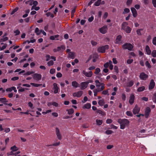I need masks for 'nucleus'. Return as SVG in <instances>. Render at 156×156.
<instances>
[{"instance_id": "f257e3e1", "label": "nucleus", "mask_w": 156, "mask_h": 156, "mask_svg": "<svg viewBox=\"0 0 156 156\" xmlns=\"http://www.w3.org/2000/svg\"><path fill=\"white\" fill-rule=\"evenodd\" d=\"M117 122L120 124V128L122 129H124L126 126H128L130 122L129 121L126 119H119Z\"/></svg>"}, {"instance_id": "f03ea898", "label": "nucleus", "mask_w": 156, "mask_h": 156, "mask_svg": "<svg viewBox=\"0 0 156 156\" xmlns=\"http://www.w3.org/2000/svg\"><path fill=\"white\" fill-rule=\"evenodd\" d=\"M66 51L68 53V55L67 56L68 58L73 59L75 58L76 53L74 52L71 51L70 49H67Z\"/></svg>"}, {"instance_id": "7ed1b4c3", "label": "nucleus", "mask_w": 156, "mask_h": 156, "mask_svg": "<svg viewBox=\"0 0 156 156\" xmlns=\"http://www.w3.org/2000/svg\"><path fill=\"white\" fill-rule=\"evenodd\" d=\"M96 83V87L97 88H99L101 86V87L100 88H99L100 90H103L105 88V85L103 83H100L98 80H96L95 81Z\"/></svg>"}, {"instance_id": "20e7f679", "label": "nucleus", "mask_w": 156, "mask_h": 156, "mask_svg": "<svg viewBox=\"0 0 156 156\" xmlns=\"http://www.w3.org/2000/svg\"><path fill=\"white\" fill-rule=\"evenodd\" d=\"M108 48L109 46L108 45H106L98 48V51L99 52L104 53L105 51V50L108 49Z\"/></svg>"}, {"instance_id": "39448f33", "label": "nucleus", "mask_w": 156, "mask_h": 156, "mask_svg": "<svg viewBox=\"0 0 156 156\" xmlns=\"http://www.w3.org/2000/svg\"><path fill=\"white\" fill-rule=\"evenodd\" d=\"M108 28L106 25H104L102 27L100 28L99 29V30L100 32L103 34H105L108 31Z\"/></svg>"}, {"instance_id": "423d86ee", "label": "nucleus", "mask_w": 156, "mask_h": 156, "mask_svg": "<svg viewBox=\"0 0 156 156\" xmlns=\"http://www.w3.org/2000/svg\"><path fill=\"white\" fill-rule=\"evenodd\" d=\"M122 48L125 49H128L131 51L133 48V45L130 43H125L122 46Z\"/></svg>"}, {"instance_id": "0eeeda50", "label": "nucleus", "mask_w": 156, "mask_h": 156, "mask_svg": "<svg viewBox=\"0 0 156 156\" xmlns=\"http://www.w3.org/2000/svg\"><path fill=\"white\" fill-rule=\"evenodd\" d=\"M89 82L88 81L82 82L80 84V88L82 90H83L86 88L88 86Z\"/></svg>"}, {"instance_id": "6e6552de", "label": "nucleus", "mask_w": 156, "mask_h": 156, "mask_svg": "<svg viewBox=\"0 0 156 156\" xmlns=\"http://www.w3.org/2000/svg\"><path fill=\"white\" fill-rule=\"evenodd\" d=\"M83 94V92L82 91L80 90L73 93V97L80 98L82 96Z\"/></svg>"}, {"instance_id": "1a4fd4ad", "label": "nucleus", "mask_w": 156, "mask_h": 156, "mask_svg": "<svg viewBox=\"0 0 156 156\" xmlns=\"http://www.w3.org/2000/svg\"><path fill=\"white\" fill-rule=\"evenodd\" d=\"M55 133L58 139L59 140H61L62 139V135L59 129L58 128H56Z\"/></svg>"}, {"instance_id": "9d476101", "label": "nucleus", "mask_w": 156, "mask_h": 156, "mask_svg": "<svg viewBox=\"0 0 156 156\" xmlns=\"http://www.w3.org/2000/svg\"><path fill=\"white\" fill-rule=\"evenodd\" d=\"M82 73L86 76L88 77H90L92 76L93 73L91 71H90L88 72H86L85 70L82 71Z\"/></svg>"}, {"instance_id": "9b49d317", "label": "nucleus", "mask_w": 156, "mask_h": 156, "mask_svg": "<svg viewBox=\"0 0 156 156\" xmlns=\"http://www.w3.org/2000/svg\"><path fill=\"white\" fill-rule=\"evenodd\" d=\"M148 76L144 73H141L140 74V78L141 80H145L148 78Z\"/></svg>"}, {"instance_id": "f8f14e48", "label": "nucleus", "mask_w": 156, "mask_h": 156, "mask_svg": "<svg viewBox=\"0 0 156 156\" xmlns=\"http://www.w3.org/2000/svg\"><path fill=\"white\" fill-rule=\"evenodd\" d=\"M53 89L54 90V93L55 94L57 93L59 90V87L57 86V84L56 83H54L53 84Z\"/></svg>"}, {"instance_id": "ddd939ff", "label": "nucleus", "mask_w": 156, "mask_h": 156, "mask_svg": "<svg viewBox=\"0 0 156 156\" xmlns=\"http://www.w3.org/2000/svg\"><path fill=\"white\" fill-rule=\"evenodd\" d=\"M151 111V110L149 107H147L146 108L145 111V114L144 115L146 118L148 117Z\"/></svg>"}, {"instance_id": "4468645a", "label": "nucleus", "mask_w": 156, "mask_h": 156, "mask_svg": "<svg viewBox=\"0 0 156 156\" xmlns=\"http://www.w3.org/2000/svg\"><path fill=\"white\" fill-rule=\"evenodd\" d=\"M155 85V82H154V80L152 79L151 80L150 82L149 86L148 89L149 90H151L154 88Z\"/></svg>"}, {"instance_id": "2eb2a0df", "label": "nucleus", "mask_w": 156, "mask_h": 156, "mask_svg": "<svg viewBox=\"0 0 156 156\" xmlns=\"http://www.w3.org/2000/svg\"><path fill=\"white\" fill-rule=\"evenodd\" d=\"M33 76L34 79L37 80H40L41 78V75L37 73L34 74Z\"/></svg>"}, {"instance_id": "dca6fc26", "label": "nucleus", "mask_w": 156, "mask_h": 156, "mask_svg": "<svg viewBox=\"0 0 156 156\" xmlns=\"http://www.w3.org/2000/svg\"><path fill=\"white\" fill-rule=\"evenodd\" d=\"M122 37L121 35H118V36L116 38L115 43L116 44H120L122 43V40H121Z\"/></svg>"}, {"instance_id": "f3484780", "label": "nucleus", "mask_w": 156, "mask_h": 156, "mask_svg": "<svg viewBox=\"0 0 156 156\" xmlns=\"http://www.w3.org/2000/svg\"><path fill=\"white\" fill-rule=\"evenodd\" d=\"M140 111V108L137 105H136L135 107L133 109V112L134 114H136L138 113Z\"/></svg>"}, {"instance_id": "a211bd4d", "label": "nucleus", "mask_w": 156, "mask_h": 156, "mask_svg": "<svg viewBox=\"0 0 156 156\" xmlns=\"http://www.w3.org/2000/svg\"><path fill=\"white\" fill-rule=\"evenodd\" d=\"M131 10L133 14V16L134 17H136L137 15L136 9L133 7L131 8Z\"/></svg>"}, {"instance_id": "6ab92c4d", "label": "nucleus", "mask_w": 156, "mask_h": 156, "mask_svg": "<svg viewBox=\"0 0 156 156\" xmlns=\"http://www.w3.org/2000/svg\"><path fill=\"white\" fill-rule=\"evenodd\" d=\"M145 50L147 54L150 55L151 54L152 52L148 45H147L146 46Z\"/></svg>"}, {"instance_id": "aec40b11", "label": "nucleus", "mask_w": 156, "mask_h": 156, "mask_svg": "<svg viewBox=\"0 0 156 156\" xmlns=\"http://www.w3.org/2000/svg\"><path fill=\"white\" fill-rule=\"evenodd\" d=\"M105 3V2L104 1H101V0H98L95 2L94 5L96 6H99L101 4H104Z\"/></svg>"}, {"instance_id": "412c9836", "label": "nucleus", "mask_w": 156, "mask_h": 156, "mask_svg": "<svg viewBox=\"0 0 156 156\" xmlns=\"http://www.w3.org/2000/svg\"><path fill=\"white\" fill-rule=\"evenodd\" d=\"M135 96L133 94H131L130 96V99L129 100V103L131 104H132L134 102Z\"/></svg>"}, {"instance_id": "4be33fe9", "label": "nucleus", "mask_w": 156, "mask_h": 156, "mask_svg": "<svg viewBox=\"0 0 156 156\" xmlns=\"http://www.w3.org/2000/svg\"><path fill=\"white\" fill-rule=\"evenodd\" d=\"M134 84V82L132 80H131L129 82H127L126 84L124 85V87H132Z\"/></svg>"}, {"instance_id": "5701e85b", "label": "nucleus", "mask_w": 156, "mask_h": 156, "mask_svg": "<svg viewBox=\"0 0 156 156\" xmlns=\"http://www.w3.org/2000/svg\"><path fill=\"white\" fill-rule=\"evenodd\" d=\"M72 86L75 88H76L78 87H79V84L76 81H73L72 82Z\"/></svg>"}, {"instance_id": "b1692460", "label": "nucleus", "mask_w": 156, "mask_h": 156, "mask_svg": "<svg viewBox=\"0 0 156 156\" xmlns=\"http://www.w3.org/2000/svg\"><path fill=\"white\" fill-rule=\"evenodd\" d=\"M128 25V23L127 22H123L122 24L121 29L124 30L126 29V27H128L127 26Z\"/></svg>"}, {"instance_id": "393cba45", "label": "nucleus", "mask_w": 156, "mask_h": 156, "mask_svg": "<svg viewBox=\"0 0 156 156\" xmlns=\"http://www.w3.org/2000/svg\"><path fill=\"white\" fill-rule=\"evenodd\" d=\"M91 107V105L90 103H87L85 104L83 107V108L84 109L86 108V109H89Z\"/></svg>"}, {"instance_id": "a878e982", "label": "nucleus", "mask_w": 156, "mask_h": 156, "mask_svg": "<svg viewBox=\"0 0 156 156\" xmlns=\"http://www.w3.org/2000/svg\"><path fill=\"white\" fill-rule=\"evenodd\" d=\"M66 111L68 112V113L69 115L73 114L74 112V110L73 108L67 109Z\"/></svg>"}, {"instance_id": "bb28decb", "label": "nucleus", "mask_w": 156, "mask_h": 156, "mask_svg": "<svg viewBox=\"0 0 156 156\" xmlns=\"http://www.w3.org/2000/svg\"><path fill=\"white\" fill-rule=\"evenodd\" d=\"M96 124L98 126L101 125L103 122V121L101 120L97 119L96 120Z\"/></svg>"}, {"instance_id": "cd10ccee", "label": "nucleus", "mask_w": 156, "mask_h": 156, "mask_svg": "<svg viewBox=\"0 0 156 156\" xmlns=\"http://www.w3.org/2000/svg\"><path fill=\"white\" fill-rule=\"evenodd\" d=\"M0 101H1L2 103H3V104L5 105L6 103L5 102H7V101L6 100V98H0Z\"/></svg>"}, {"instance_id": "c85d7f7f", "label": "nucleus", "mask_w": 156, "mask_h": 156, "mask_svg": "<svg viewBox=\"0 0 156 156\" xmlns=\"http://www.w3.org/2000/svg\"><path fill=\"white\" fill-rule=\"evenodd\" d=\"M145 89V87L144 86H142L139 87L137 90V91L138 92H141L144 90Z\"/></svg>"}, {"instance_id": "c756f323", "label": "nucleus", "mask_w": 156, "mask_h": 156, "mask_svg": "<svg viewBox=\"0 0 156 156\" xmlns=\"http://www.w3.org/2000/svg\"><path fill=\"white\" fill-rule=\"evenodd\" d=\"M102 90H100V89H97L94 90L93 91L94 93V96H97V93L98 92H100Z\"/></svg>"}, {"instance_id": "7c9ffc66", "label": "nucleus", "mask_w": 156, "mask_h": 156, "mask_svg": "<svg viewBox=\"0 0 156 156\" xmlns=\"http://www.w3.org/2000/svg\"><path fill=\"white\" fill-rule=\"evenodd\" d=\"M20 87V88L18 90V91L19 92H23L25 91V90H28L29 89L28 88H22V87H17V88L18 89Z\"/></svg>"}, {"instance_id": "2f4dec72", "label": "nucleus", "mask_w": 156, "mask_h": 156, "mask_svg": "<svg viewBox=\"0 0 156 156\" xmlns=\"http://www.w3.org/2000/svg\"><path fill=\"white\" fill-rule=\"evenodd\" d=\"M12 151H17L18 150V148L16 146L14 145L12 147L10 148Z\"/></svg>"}, {"instance_id": "473e14b6", "label": "nucleus", "mask_w": 156, "mask_h": 156, "mask_svg": "<svg viewBox=\"0 0 156 156\" xmlns=\"http://www.w3.org/2000/svg\"><path fill=\"white\" fill-rule=\"evenodd\" d=\"M97 112L99 114H101L102 115H106L105 113L101 110H98Z\"/></svg>"}, {"instance_id": "72a5a7b5", "label": "nucleus", "mask_w": 156, "mask_h": 156, "mask_svg": "<svg viewBox=\"0 0 156 156\" xmlns=\"http://www.w3.org/2000/svg\"><path fill=\"white\" fill-rule=\"evenodd\" d=\"M124 30L127 33H130L131 30V29L129 27H127Z\"/></svg>"}, {"instance_id": "f704fd0d", "label": "nucleus", "mask_w": 156, "mask_h": 156, "mask_svg": "<svg viewBox=\"0 0 156 156\" xmlns=\"http://www.w3.org/2000/svg\"><path fill=\"white\" fill-rule=\"evenodd\" d=\"M35 32L37 35H39L41 33V30H39L38 28L37 27L36 28Z\"/></svg>"}, {"instance_id": "c9c22d12", "label": "nucleus", "mask_w": 156, "mask_h": 156, "mask_svg": "<svg viewBox=\"0 0 156 156\" xmlns=\"http://www.w3.org/2000/svg\"><path fill=\"white\" fill-rule=\"evenodd\" d=\"M151 54L153 57H156V50L152 51Z\"/></svg>"}, {"instance_id": "e433bc0d", "label": "nucleus", "mask_w": 156, "mask_h": 156, "mask_svg": "<svg viewBox=\"0 0 156 156\" xmlns=\"http://www.w3.org/2000/svg\"><path fill=\"white\" fill-rule=\"evenodd\" d=\"M104 103V101L103 99H101L99 100L98 104L100 106H102Z\"/></svg>"}, {"instance_id": "4c0bfd02", "label": "nucleus", "mask_w": 156, "mask_h": 156, "mask_svg": "<svg viewBox=\"0 0 156 156\" xmlns=\"http://www.w3.org/2000/svg\"><path fill=\"white\" fill-rule=\"evenodd\" d=\"M130 12V10L128 8H125L124 10V11L123 12V14H124L126 13H128Z\"/></svg>"}, {"instance_id": "58836bf2", "label": "nucleus", "mask_w": 156, "mask_h": 156, "mask_svg": "<svg viewBox=\"0 0 156 156\" xmlns=\"http://www.w3.org/2000/svg\"><path fill=\"white\" fill-rule=\"evenodd\" d=\"M30 84L32 86H33L34 87H37L40 86H41L42 85V84H38L35 83H30Z\"/></svg>"}, {"instance_id": "ea45409f", "label": "nucleus", "mask_w": 156, "mask_h": 156, "mask_svg": "<svg viewBox=\"0 0 156 156\" xmlns=\"http://www.w3.org/2000/svg\"><path fill=\"white\" fill-rule=\"evenodd\" d=\"M102 94L105 95H109V94L108 93V90H103L102 92Z\"/></svg>"}, {"instance_id": "a19ab883", "label": "nucleus", "mask_w": 156, "mask_h": 156, "mask_svg": "<svg viewBox=\"0 0 156 156\" xmlns=\"http://www.w3.org/2000/svg\"><path fill=\"white\" fill-rule=\"evenodd\" d=\"M54 64L53 61L52 60H50L47 63V65L48 66H52Z\"/></svg>"}, {"instance_id": "79ce46f5", "label": "nucleus", "mask_w": 156, "mask_h": 156, "mask_svg": "<svg viewBox=\"0 0 156 156\" xmlns=\"http://www.w3.org/2000/svg\"><path fill=\"white\" fill-rule=\"evenodd\" d=\"M143 29H138L136 30V33L138 35H141V31L143 30Z\"/></svg>"}, {"instance_id": "37998d69", "label": "nucleus", "mask_w": 156, "mask_h": 156, "mask_svg": "<svg viewBox=\"0 0 156 156\" xmlns=\"http://www.w3.org/2000/svg\"><path fill=\"white\" fill-rule=\"evenodd\" d=\"M34 73V71H28L26 73L24 74V75H29L31 74H33Z\"/></svg>"}, {"instance_id": "c03bdc74", "label": "nucleus", "mask_w": 156, "mask_h": 156, "mask_svg": "<svg viewBox=\"0 0 156 156\" xmlns=\"http://www.w3.org/2000/svg\"><path fill=\"white\" fill-rule=\"evenodd\" d=\"M126 114L127 115L130 116H132L133 114L132 112L130 111H127L126 112Z\"/></svg>"}, {"instance_id": "a18cd8bd", "label": "nucleus", "mask_w": 156, "mask_h": 156, "mask_svg": "<svg viewBox=\"0 0 156 156\" xmlns=\"http://www.w3.org/2000/svg\"><path fill=\"white\" fill-rule=\"evenodd\" d=\"M101 71L100 69L99 68H97L95 69V71L94 73L96 74H98Z\"/></svg>"}, {"instance_id": "49530a36", "label": "nucleus", "mask_w": 156, "mask_h": 156, "mask_svg": "<svg viewBox=\"0 0 156 156\" xmlns=\"http://www.w3.org/2000/svg\"><path fill=\"white\" fill-rule=\"evenodd\" d=\"M109 69L110 70H112L113 69V65L112 64V62L111 60H109Z\"/></svg>"}, {"instance_id": "de8ad7c7", "label": "nucleus", "mask_w": 156, "mask_h": 156, "mask_svg": "<svg viewBox=\"0 0 156 156\" xmlns=\"http://www.w3.org/2000/svg\"><path fill=\"white\" fill-rule=\"evenodd\" d=\"M146 66L149 68H150L151 67V66L150 65V63L148 61H147L145 63Z\"/></svg>"}, {"instance_id": "09e8293b", "label": "nucleus", "mask_w": 156, "mask_h": 156, "mask_svg": "<svg viewBox=\"0 0 156 156\" xmlns=\"http://www.w3.org/2000/svg\"><path fill=\"white\" fill-rule=\"evenodd\" d=\"M14 32L16 36L19 35L20 33V32L18 30H15L14 31Z\"/></svg>"}, {"instance_id": "8fccbe9b", "label": "nucleus", "mask_w": 156, "mask_h": 156, "mask_svg": "<svg viewBox=\"0 0 156 156\" xmlns=\"http://www.w3.org/2000/svg\"><path fill=\"white\" fill-rule=\"evenodd\" d=\"M109 65H110V63H109V61L108 62H107L106 63H105L104 65V66L105 68H107L108 67V66H109Z\"/></svg>"}, {"instance_id": "3c124183", "label": "nucleus", "mask_w": 156, "mask_h": 156, "mask_svg": "<svg viewBox=\"0 0 156 156\" xmlns=\"http://www.w3.org/2000/svg\"><path fill=\"white\" fill-rule=\"evenodd\" d=\"M152 43L154 45L156 46V37L153 38L152 41Z\"/></svg>"}, {"instance_id": "603ef678", "label": "nucleus", "mask_w": 156, "mask_h": 156, "mask_svg": "<svg viewBox=\"0 0 156 156\" xmlns=\"http://www.w3.org/2000/svg\"><path fill=\"white\" fill-rule=\"evenodd\" d=\"M112 133V131L110 130H108L105 131V133L108 135L111 134Z\"/></svg>"}, {"instance_id": "864d4df0", "label": "nucleus", "mask_w": 156, "mask_h": 156, "mask_svg": "<svg viewBox=\"0 0 156 156\" xmlns=\"http://www.w3.org/2000/svg\"><path fill=\"white\" fill-rule=\"evenodd\" d=\"M133 0H127L126 2V5H130L132 3Z\"/></svg>"}, {"instance_id": "5fc2aeb1", "label": "nucleus", "mask_w": 156, "mask_h": 156, "mask_svg": "<svg viewBox=\"0 0 156 156\" xmlns=\"http://www.w3.org/2000/svg\"><path fill=\"white\" fill-rule=\"evenodd\" d=\"M55 71V69H51L50 70V73L51 74H54Z\"/></svg>"}, {"instance_id": "6e6d98bb", "label": "nucleus", "mask_w": 156, "mask_h": 156, "mask_svg": "<svg viewBox=\"0 0 156 156\" xmlns=\"http://www.w3.org/2000/svg\"><path fill=\"white\" fill-rule=\"evenodd\" d=\"M8 39V38L7 37H4L3 38L1 39V41L2 42L5 41Z\"/></svg>"}, {"instance_id": "4d7b16f0", "label": "nucleus", "mask_w": 156, "mask_h": 156, "mask_svg": "<svg viewBox=\"0 0 156 156\" xmlns=\"http://www.w3.org/2000/svg\"><path fill=\"white\" fill-rule=\"evenodd\" d=\"M94 19V17L93 16H91L88 19V21L89 22H92Z\"/></svg>"}, {"instance_id": "13d9d810", "label": "nucleus", "mask_w": 156, "mask_h": 156, "mask_svg": "<svg viewBox=\"0 0 156 156\" xmlns=\"http://www.w3.org/2000/svg\"><path fill=\"white\" fill-rule=\"evenodd\" d=\"M133 61V59H129L127 61V63L128 64H130Z\"/></svg>"}, {"instance_id": "bf43d9fd", "label": "nucleus", "mask_w": 156, "mask_h": 156, "mask_svg": "<svg viewBox=\"0 0 156 156\" xmlns=\"http://www.w3.org/2000/svg\"><path fill=\"white\" fill-rule=\"evenodd\" d=\"M112 120L111 119H108L106 120V123L107 124H109L112 123Z\"/></svg>"}, {"instance_id": "052dcab7", "label": "nucleus", "mask_w": 156, "mask_h": 156, "mask_svg": "<svg viewBox=\"0 0 156 156\" xmlns=\"http://www.w3.org/2000/svg\"><path fill=\"white\" fill-rule=\"evenodd\" d=\"M10 131V129L9 128H6L4 130V131L6 133H9Z\"/></svg>"}, {"instance_id": "680f3d73", "label": "nucleus", "mask_w": 156, "mask_h": 156, "mask_svg": "<svg viewBox=\"0 0 156 156\" xmlns=\"http://www.w3.org/2000/svg\"><path fill=\"white\" fill-rule=\"evenodd\" d=\"M91 43L93 46H95L97 44V42L94 41H92L91 42Z\"/></svg>"}, {"instance_id": "e2e57ef3", "label": "nucleus", "mask_w": 156, "mask_h": 156, "mask_svg": "<svg viewBox=\"0 0 156 156\" xmlns=\"http://www.w3.org/2000/svg\"><path fill=\"white\" fill-rule=\"evenodd\" d=\"M88 98L87 96H85L83 98V100L82 101L83 103H84L87 101Z\"/></svg>"}, {"instance_id": "0e129e2a", "label": "nucleus", "mask_w": 156, "mask_h": 156, "mask_svg": "<svg viewBox=\"0 0 156 156\" xmlns=\"http://www.w3.org/2000/svg\"><path fill=\"white\" fill-rule=\"evenodd\" d=\"M153 100L154 102H156V93H155L153 97Z\"/></svg>"}, {"instance_id": "69168bd1", "label": "nucleus", "mask_w": 156, "mask_h": 156, "mask_svg": "<svg viewBox=\"0 0 156 156\" xmlns=\"http://www.w3.org/2000/svg\"><path fill=\"white\" fill-rule=\"evenodd\" d=\"M19 79V77L18 76H15L13 77H12L11 78V80L13 81H15L16 80H18Z\"/></svg>"}, {"instance_id": "338daca9", "label": "nucleus", "mask_w": 156, "mask_h": 156, "mask_svg": "<svg viewBox=\"0 0 156 156\" xmlns=\"http://www.w3.org/2000/svg\"><path fill=\"white\" fill-rule=\"evenodd\" d=\"M62 76V74L60 73H58L56 74V76L58 78H60Z\"/></svg>"}, {"instance_id": "774afa93", "label": "nucleus", "mask_w": 156, "mask_h": 156, "mask_svg": "<svg viewBox=\"0 0 156 156\" xmlns=\"http://www.w3.org/2000/svg\"><path fill=\"white\" fill-rule=\"evenodd\" d=\"M152 2L154 6L156 7V0H152Z\"/></svg>"}]
</instances>
